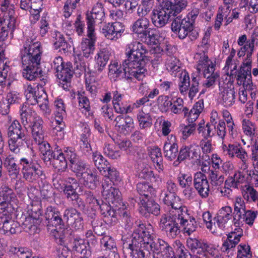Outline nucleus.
<instances>
[{"label":"nucleus","instance_id":"nucleus-9","mask_svg":"<svg viewBox=\"0 0 258 258\" xmlns=\"http://www.w3.org/2000/svg\"><path fill=\"white\" fill-rule=\"evenodd\" d=\"M179 83V89L182 94H186L188 90V97L192 99L199 92V81L197 77H193L190 81L188 74L186 72L181 73Z\"/></svg>","mask_w":258,"mask_h":258},{"label":"nucleus","instance_id":"nucleus-38","mask_svg":"<svg viewBox=\"0 0 258 258\" xmlns=\"http://www.w3.org/2000/svg\"><path fill=\"white\" fill-rule=\"evenodd\" d=\"M38 145L42 160L46 164L48 162L50 164L55 155L57 154V151H52L49 144L47 142Z\"/></svg>","mask_w":258,"mask_h":258},{"label":"nucleus","instance_id":"nucleus-39","mask_svg":"<svg viewBox=\"0 0 258 258\" xmlns=\"http://www.w3.org/2000/svg\"><path fill=\"white\" fill-rule=\"evenodd\" d=\"M27 134L11 138L9 140V148L12 152L19 153L21 148L27 144Z\"/></svg>","mask_w":258,"mask_h":258},{"label":"nucleus","instance_id":"nucleus-48","mask_svg":"<svg viewBox=\"0 0 258 258\" xmlns=\"http://www.w3.org/2000/svg\"><path fill=\"white\" fill-rule=\"evenodd\" d=\"M155 0H142L137 9L138 16H146L153 8Z\"/></svg>","mask_w":258,"mask_h":258},{"label":"nucleus","instance_id":"nucleus-57","mask_svg":"<svg viewBox=\"0 0 258 258\" xmlns=\"http://www.w3.org/2000/svg\"><path fill=\"white\" fill-rule=\"evenodd\" d=\"M138 119L139 122L140 126L145 128L151 126L152 124V119L149 113H146L141 111L138 114Z\"/></svg>","mask_w":258,"mask_h":258},{"label":"nucleus","instance_id":"nucleus-11","mask_svg":"<svg viewBox=\"0 0 258 258\" xmlns=\"http://www.w3.org/2000/svg\"><path fill=\"white\" fill-rule=\"evenodd\" d=\"M166 6L164 4L152 11L151 19L152 24L156 28L164 27L168 23L170 18L173 16L169 10V7Z\"/></svg>","mask_w":258,"mask_h":258},{"label":"nucleus","instance_id":"nucleus-13","mask_svg":"<svg viewBox=\"0 0 258 258\" xmlns=\"http://www.w3.org/2000/svg\"><path fill=\"white\" fill-rule=\"evenodd\" d=\"M74 73L72 63L70 62L66 63V64L56 73V76L59 80L60 85L64 90H69L71 85V82Z\"/></svg>","mask_w":258,"mask_h":258},{"label":"nucleus","instance_id":"nucleus-12","mask_svg":"<svg viewBox=\"0 0 258 258\" xmlns=\"http://www.w3.org/2000/svg\"><path fill=\"white\" fill-rule=\"evenodd\" d=\"M194 185L202 198H207L209 195L210 185L207 176L201 171L195 173Z\"/></svg>","mask_w":258,"mask_h":258},{"label":"nucleus","instance_id":"nucleus-10","mask_svg":"<svg viewBox=\"0 0 258 258\" xmlns=\"http://www.w3.org/2000/svg\"><path fill=\"white\" fill-rule=\"evenodd\" d=\"M64 152L70 162L71 170L76 173L77 177H80L87 168L86 163L79 158L75 149L73 147H64Z\"/></svg>","mask_w":258,"mask_h":258},{"label":"nucleus","instance_id":"nucleus-52","mask_svg":"<svg viewBox=\"0 0 258 258\" xmlns=\"http://www.w3.org/2000/svg\"><path fill=\"white\" fill-rule=\"evenodd\" d=\"M14 14L15 11L13 9H10L5 15L4 24L9 28L12 32H14L16 26V19Z\"/></svg>","mask_w":258,"mask_h":258},{"label":"nucleus","instance_id":"nucleus-40","mask_svg":"<svg viewBox=\"0 0 258 258\" xmlns=\"http://www.w3.org/2000/svg\"><path fill=\"white\" fill-rule=\"evenodd\" d=\"M166 7L169 6V10L173 16H176L178 14L184 10L187 4V0H170L167 1L164 3Z\"/></svg>","mask_w":258,"mask_h":258},{"label":"nucleus","instance_id":"nucleus-50","mask_svg":"<svg viewBox=\"0 0 258 258\" xmlns=\"http://www.w3.org/2000/svg\"><path fill=\"white\" fill-rule=\"evenodd\" d=\"M197 131L199 135L203 138V139H208L214 136V132L212 131L210 123H207L205 125L204 122L198 124Z\"/></svg>","mask_w":258,"mask_h":258},{"label":"nucleus","instance_id":"nucleus-49","mask_svg":"<svg viewBox=\"0 0 258 258\" xmlns=\"http://www.w3.org/2000/svg\"><path fill=\"white\" fill-rule=\"evenodd\" d=\"M245 180V176L242 172L236 171L232 176L229 177L225 184L230 187L237 188L238 185Z\"/></svg>","mask_w":258,"mask_h":258},{"label":"nucleus","instance_id":"nucleus-19","mask_svg":"<svg viewBox=\"0 0 258 258\" xmlns=\"http://www.w3.org/2000/svg\"><path fill=\"white\" fill-rule=\"evenodd\" d=\"M102 195L108 204L117 203L120 200V192L119 190L112 186L108 181L102 183Z\"/></svg>","mask_w":258,"mask_h":258},{"label":"nucleus","instance_id":"nucleus-23","mask_svg":"<svg viewBox=\"0 0 258 258\" xmlns=\"http://www.w3.org/2000/svg\"><path fill=\"white\" fill-rule=\"evenodd\" d=\"M87 38L83 39L81 44V48L83 56L88 58L93 53L95 49L94 44L96 40V33L87 30Z\"/></svg>","mask_w":258,"mask_h":258},{"label":"nucleus","instance_id":"nucleus-16","mask_svg":"<svg viewBox=\"0 0 258 258\" xmlns=\"http://www.w3.org/2000/svg\"><path fill=\"white\" fill-rule=\"evenodd\" d=\"M124 30L122 24L120 22H115L105 25L101 29V32L106 38L116 40L121 36Z\"/></svg>","mask_w":258,"mask_h":258},{"label":"nucleus","instance_id":"nucleus-43","mask_svg":"<svg viewBox=\"0 0 258 258\" xmlns=\"http://www.w3.org/2000/svg\"><path fill=\"white\" fill-rule=\"evenodd\" d=\"M53 45L55 49L60 48L64 52L68 51L71 46L65 40L63 35L59 32H55L53 36Z\"/></svg>","mask_w":258,"mask_h":258},{"label":"nucleus","instance_id":"nucleus-64","mask_svg":"<svg viewBox=\"0 0 258 258\" xmlns=\"http://www.w3.org/2000/svg\"><path fill=\"white\" fill-rule=\"evenodd\" d=\"M198 60L197 69L200 72L204 65L210 62L211 60L209 59L208 55L206 54L205 50H202L197 52L195 57Z\"/></svg>","mask_w":258,"mask_h":258},{"label":"nucleus","instance_id":"nucleus-14","mask_svg":"<svg viewBox=\"0 0 258 258\" xmlns=\"http://www.w3.org/2000/svg\"><path fill=\"white\" fill-rule=\"evenodd\" d=\"M63 217L68 225H72L77 229L83 226V218L82 214L76 208L70 207L64 210Z\"/></svg>","mask_w":258,"mask_h":258},{"label":"nucleus","instance_id":"nucleus-20","mask_svg":"<svg viewBox=\"0 0 258 258\" xmlns=\"http://www.w3.org/2000/svg\"><path fill=\"white\" fill-rule=\"evenodd\" d=\"M241 236V232L237 234L234 231H232L227 235V239L223 242L221 249L222 251L233 255L235 251L236 245L240 241V238Z\"/></svg>","mask_w":258,"mask_h":258},{"label":"nucleus","instance_id":"nucleus-29","mask_svg":"<svg viewBox=\"0 0 258 258\" xmlns=\"http://www.w3.org/2000/svg\"><path fill=\"white\" fill-rule=\"evenodd\" d=\"M72 249L80 253L81 258H88L91 255V250L85 240L79 237L74 238L72 243Z\"/></svg>","mask_w":258,"mask_h":258},{"label":"nucleus","instance_id":"nucleus-2","mask_svg":"<svg viewBox=\"0 0 258 258\" xmlns=\"http://www.w3.org/2000/svg\"><path fill=\"white\" fill-rule=\"evenodd\" d=\"M42 48L41 43L34 40L27 39L20 51V56L23 69V76L32 81L42 76L40 68Z\"/></svg>","mask_w":258,"mask_h":258},{"label":"nucleus","instance_id":"nucleus-35","mask_svg":"<svg viewBox=\"0 0 258 258\" xmlns=\"http://www.w3.org/2000/svg\"><path fill=\"white\" fill-rule=\"evenodd\" d=\"M110 56V50L104 48L101 49L95 57L96 68L99 72H101L106 66Z\"/></svg>","mask_w":258,"mask_h":258},{"label":"nucleus","instance_id":"nucleus-18","mask_svg":"<svg viewBox=\"0 0 258 258\" xmlns=\"http://www.w3.org/2000/svg\"><path fill=\"white\" fill-rule=\"evenodd\" d=\"M180 215V225L184 227L185 232L190 235L196 230L198 224L195 218L188 213L187 208L181 210Z\"/></svg>","mask_w":258,"mask_h":258},{"label":"nucleus","instance_id":"nucleus-59","mask_svg":"<svg viewBox=\"0 0 258 258\" xmlns=\"http://www.w3.org/2000/svg\"><path fill=\"white\" fill-rule=\"evenodd\" d=\"M242 193L244 199L247 201L250 199L251 201L255 202L258 197V193L256 190L250 185H245Z\"/></svg>","mask_w":258,"mask_h":258},{"label":"nucleus","instance_id":"nucleus-63","mask_svg":"<svg viewBox=\"0 0 258 258\" xmlns=\"http://www.w3.org/2000/svg\"><path fill=\"white\" fill-rule=\"evenodd\" d=\"M153 188L148 184L145 182H140L137 185L138 192L142 196V199L149 198V194H151Z\"/></svg>","mask_w":258,"mask_h":258},{"label":"nucleus","instance_id":"nucleus-26","mask_svg":"<svg viewBox=\"0 0 258 258\" xmlns=\"http://www.w3.org/2000/svg\"><path fill=\"white\" fill-rule=\"evenodd\" d=\"M98 205V206H96L95 209H100L101 215L105 218V222L110 224L115 223L117 220L116 213L111 208L110 205L104 203L102 200L100 201Z\"/></svg>","mask_w":258,"mask_h":258},{"label":"nucleus","instance_id":"nucleus-33","mask_svg":"<svg viewBox=\"0 0 258 258\" xmlns=\"http://www.w3.org/2000/svg\"><path fill=\"white\" fill-rule=\"evenodd\" d=\"M115 127L121 132L124 133L128 132L133 127L134 121L133 118L128 115H118L114 119Z\"/></svg>","mask_w":258,"mask_h":258},{"label":"nucleus","instance_id":"nucleus-6","mask_svg":"<svg viewBox=\"0 0 258 258\" xmlns=\"http://www.w3.org/2000/svg\"><path fill=\"white\" fill-rule=\"evenodd\" d=\"M44 217L47 230L51 233L56 232L55 238L61 236L60 234L63 231L65 225L58 210L51 206L47 207L45 211Z\"/></svg>","mask_w":258,"mask_h":258},{"label":"nucleus","instance_id":"nucleus-46","mask_svg":"<svg viewBox=\"0 0 258 258\" xmlns=\"http://www.w3.org/2000/svg\"><path fill=\"white\" fill-rule=\"evenodd\" d=\"M163 150L165 156L170 160L174 159L178 152L177 145L170 142L165 143Z\"/></svg>","mask_w":258,"mask_h":258},{"label":"nucleus","instance_id":"nucleus-55","mask_svg":"<svg viewBox=\"0 0 258 258\" xmlns=\"http://www.w3.org/2000/svg\"><path fill=\"white\" fill-rule=\"evenodd\" d=\"M189 18V15H188L186 17H184L183 18L181 16H179L175 18L171 25L172 31L174 33H177L178 35L180 31V29L183 28L184 24L183 22L188 21Z\"/></svg>","mask_w":258,"mask_h":258},{"label":"nucleus","instance_id":"nucleus-28","mask_svg":"<svg viewBox=\"0 0 258 258\" xmlns=\"http://www.w3.org/2000/svg\"><path fill=\"white\" fill-rule=\"evenodd\" d=\"M232 209L229 206L222 208L218 212L217 216L214 218V224L221 229H223L226 224L231 219Z\"/></svg>","mask_w":258,"mask_h":258},{"label":"nucleus","instance_id":"nucleus-15","mask_svg":"<svg viewBox=\"0 0 258 258\" xmlns=\"http://www.w3.org/2000/svg\"><path fill=\"white\" fill-rule=\"evenodd\" d=\"M140 203V212L143 216L148 217L150 214L157 216L160 214V206L153 199H142Z\"/></svg>","mask_w":258,"mask_h":258},{"label":"nucleus","instance_id":"nucleus-32","mask_svg":"<svg viewBox=\"0 0 258 258\" xmlns=\"http://www.w3.org/2000/svg\"><path fill=\"white\" fill-rule=\"evenodd\" d=\"M17 162V159L12 155H8L4 161V165L9 175L14 178L17 177L20 172V167Z\"/></svg>","mask_w":258,"mask_h":258},{"label":"nucleus","instance_id":"nucleus-17","mask_svg":"<svg viewBox=\"0 0 258 258\" xmlns=\"http://www.w3.org/2000/svg\"><path fill=\"white\" fill-rule=\"evenodd\" d=\"M104 16L103 7L100 3H97L90 13L86 14L87 30L91 33L95 32L94 24L98 21H101Z\"/></svg>","mask_w":258,"mask_h":258},{"label":"nucleus","instance_id":"nucleus-60","mask_svg":"<svg viewBox=\"0 0 258 258\" xmlns=\"http://www.w3.org/2000/svg\"><path fill=\"white\" fill-rule=\"evenodd\" d=\"M105 155L112 159H117L120 157V152L115 150V147L111 144L105 143L103 148Z\"/></svg>","mask_w":258,"mask_h":258},{"label":"nucleus","instance_id":"nucleus-25","mask_svg":"<svg viewBox=\"0 0 258 258\" xmlns=\"http://www.w3.org/2000/svg\"><path fill=\"white\" fill-rule=\"evenodd\" d=\"M78 188H63V194L67 201L75 207L80 209L85 208V204L83 200L80 198V195L77 192Z\"/></svg>","mask_w":258,"mask_h":258},{"label":"nucleus","instance_id":"nucleus-62","mask_svg":"<svg viewBox=\"0 0 258 258\" xmlns=\"http://www.w3.org/2000/svg\"><path fill=\"white\" fill-rule=\"evenodd\" d=\"M13 190L7 186H2L0 189V201L1 203H9L14 198Z\"/></svg>","mask_w":258,"mask_h":258},{"label":"nucleus","instance_id":"nucleus-5","mask_svg":"<svg viewBox=\"0 0 258 258\" xmlns=\"http://www.w3.org/2000/svg\"><path fill=\"white\" fill-rule=\"evenodd\" d=\"M21 167L23 177L31 183L36 182L39 178L42 179L45 177L44 171L38 164L30 158L23 157L19 160Z\"/></svg>","mask_w":258,"mask_h":258},{"label":"nucleus","instance_id":"nucleus-58","mask_svg":"<svg viewBox=\"0 0 258 258\" xmlns=\"http://www.w3.org/2000/svg\"><path fill=\"white\" fill-rule=\"evenodd\" d=\"M79 107L80 109H83L86 112H89L91 109L90 102L84 92H78L77 94Z\"/></svg>","mask_w":258,"mask_h":258},{"label":"nucleus","instance_id":"nucleus-21","mask_svg":"<svg viewBox=\"0 0 258 258\" xmlns=\"http://www.w3.org/2000/svg\"><path fill=\"white\" fill-rule=\"evenodd\" d=\"M43 124L42 119L40 117H36L31 125L32 136L38 145L46 142V141H44L45 132Z\"/></svg>","mask_w":258,"mask_h":258},{"label":"nucleus","instance_id":"nucleus-36","mask_svg":"<svg viewBox=\"0 0 258 258\" xmlns=\"http://www.w3.org/2000/svg\"><path fill=\"white\" fill-rule=\"evenodd\" d=\"M35 112L27 104H23L20 110V116L22 124L26 126L29 123L34 121L36 116Z\"/></svg>","mask_w":258,"mask_h":258},{"label":"nucleus","instance_id":"nucleus-44","mask_svg":"<svg viewBox=\"0 0 258 258\" xmlns=\"http://www.w3.org/2000/svg\"><path fill=\"white\" fill-rule=\"evenodd\" d=\"M92 160L95 166L100 172H104L105 175H106L105 169L108 166V163L101 153L98 152H93Z\"/></svg>","mask_w":258,"mask_h":258},{"label":"nucleus","instance_id":"nucleus-22","mask_svg":"<svg viewBox=\"0 0 258 258\" xmlns=\"http://www.w3.org/2000/svg\"><path fill=\"white\" fill-rule=\"evenodd\" d=\"M219 86V97L223 105L226 107L232 106L235 101V92L233 87Z\"/></svg>","mask_w":258,"mask_h":258},{"label":"nucleus","instance_id":"nucleus-53","mask_svg":"<svg viewBox=\"0 0 258 258\" xmlns=\"http://www.w3.org/2000/svg\"><path fill=\"white\" fill-rule=\"evenodd\" d=\"M105 170L106 175H105L104 172H103L102 174L104 175L105 177H107L110 181L112 182L114 184H117V183L121 180L119 172L116 170V168L108 166Z\"/></svg>","mask_w":258,"mask_h":258},{"label":"nucleus","instance_id":"nucleus-1","mask_svg":"<svg viewBox=\"0 0 258 258\" xmlns=\"http://www.w3.org/2000/svg\"><path fill=\"white\" fill-rule=\"evenodd\" d=\"M136 224L139 228L132 233L131 241L123 243L124 258H134V251H136L138 258H150L151 251L159 254L166 248L167 243L160 239H156L141 221L139 223L137 221Z\"/></svg>","mask_w":258,"mask_h":258},{"label":"nucleus","instance_id":"nucleus-56","mask_svg":"<svg viewBox=\"0 0 258 258\" xmlns=\"http://www.w3.org/2000/svg\"><path fill=\"white\" fill-rule=\"evenodd\" d=\"M55 238L58 240L57 242L60 244L56 248V255L57 258H67L69 253V251L67 247L62 245L64 244L65 242L64 237L59 236L57 238Z\"/></svg>","mask_w":258,"mask_h":258},{"label":"nucleus","instance_id":"nucleus-54","mask_svg":"<svg viewBox=\"0 0 258 258\" xmlns=\"http://www.w3.org/2000/svg\"><path fill=\"white\" fill-rule=\"evenodd\" d=\"M208 178L211 184L214 186L221 185L224 180V177L223 175H220L218 173V171L214 170H211L209 171Z\"/></svg>","mask_w":258,"mask_h":258},{"label":"nucleus","instance_id":"nucleus-27","mask_svg":"<svg viewBox=\"0 0 258 258\" xmlns=\"http://www.w3.org/2000/svg\"><path fill=\"white\" fill-rule=\"evenodd\" d=\"M84 185L91 189L96 188L99 183V177L95 172L87 169L86 171L80 176Z\"/></svg>","mask_w":258,"mask_h":258},{"label":"nucleus","instance_id":"nucleus-34","mask_svg":"<svg viewBox=\"0 0 258 258\" xmlns=\"http://www.w3.org/2000/svg\"><path fill=\"white\" fill-rule=\"evenodd\" d=\"M200 157V150L192 146H184L180 149L178 156V161H184L185 159H198Z\"/></svg>","mask_w":258,"mask_h":258},{"label":"nucleus","instance_id":"nucleus-3","mask_svg":"<svg viewBox=\"0 0 258 258\" xmlns=\"http://www.w3.org/2000/svg\"><path fill=\"white\" fill-rule=\"evenodd\" d=\"M147 53L146 46L138 41H134L126 46L127 59L124 60L125 64L133 71L132 73L136 72L139 75V79H143L147 73L146 54Z\"/></svg>","mask_w":258,"mask_h":258},{"label":"nucleus","instance_id":"nucleus-8","mask_svg":"<svg viewBox=\"0 0 258 258\" xmlns=\"http://www.w3.org/2000/svg\"><path fill=\"white\" fill-rule=\"evenodd\" d=\"M108 76L110 79L113 81L121 79L132 81L133 78H136L138 80L143 79H139V75L136 72L132 73V71L128 65L125 64L124 61L122 66L117 62H111L108 66Z\"/></svg>","mask_w":258,"mask_h":258},{"label":"nucleus","instance_id":"nucleus-41","mask_svg":"<svg viewBox=\"0 0 258 258\" xmlns=\"http://www.w3.org/2000/svg\"><path fill=\"white\" fill-rule=\"evenodd\" d=\"M24 127H22L17 120H14L8 130V135L10 139L27 134V128L26 126Z\"/></svg>","mask_w":258,"mask_h":258},{"label":"nucleus","instance_id":"nucleus-61","mask_svg":"<svg viewBox=\"0 0 258 258\" xmlns=\"http://www.w3.org/2000/svg\"><path fill=\"white\" fill-rule=\"evenodd\" d=\"M179 60L175 56H169L166 59L167 69L172 73L179 71L180 68Z\"/></svg>","mask_w":258,"mask_h":258},{"label":"nucleus","instance_id":"nucleus-37","mask_svg":"<svg viewBox=\"0 0 258 258\" xmlns=\"http://www.w3.org/2000/svg\"><path fill=\"white\" fill-rule=\"evenodd\" d=\"M67 160H68L66 155L64 148L63 152H59L57 150V154L55 155L50 164L58 171H63L68 166Z\"/></svg>","mask_w":258,"mask_h":258},{"label":"nucleus","instance_id":"nucleus-7","mask_svg":"<svg viewBox=\"0 0 258 258\" xmlns=\"http://www.w3.org/2000/svg\"><path fill=\"white\" fill-rule=\"evenodd\" d=\"M28 211L30 216L26 218L23 223V228L31 235L38 233L40 231L38 225L40 222L39 218L42 214L41 206L38 203H32L29 206Z\"/></svg>","mask_w":258,"mask_h":258},{"label":"nucleus","instance_id":"nucleus-47","mask_svg":"<svg viewBox=\"0 0 258 258\" xmlns=\"http://www.w3.org/2000/svg\"><path fill=\"white\" fill-rule=\"evenodd\" d=\"M205 242L195 238H188L186 240V245L194 253H203V247Z\"/></svg>","mask_w":258,"mask_h":258},{"label":"nucleus","instance_id":"nucleus-42","mask_svg":"<svg viewBox=\"0 0 258 258\" xmlns=\"http://www.w3.org/2000/svg\"><path fill=\"white\" fill-rule=\"evenodd\" d=\"M255 41V37L251 36L245 44L241 45V47L237 53L238 56L240 57L246 54L248 57L251 56L254 49Z\"/></svg>","mask_w":258,"mask_h":258},{"label":"nucleus","instance_id":"nucleus-30","mask_svg":"<svg viewBox=\"0 0 258 258\" xmlns=\"http://www.w3.org/2000/svg\"><path fill=\"white\" fill-rule=\"evenodd\" d=\"M148 151L149 156L154 164L155 168L159 172H162L164 170V166L161 149L158 147L153 146L150 147Z\"/></svg>","mask_w":258,"mask_h":258},{"label":"nucleus","instance_id":"nucleus-51","mask_svg":"<svg viewBox=\"0 0 258 258\" xmlns=\"http://www.w3.org/2000/svg\"><path fill=\"white\" fill-rule=\"evenodd\" d=\"M75 61L74 63V73L77 74H86V73H89V69L88 68V64L84 60H82L78 56V59L75 58Z\"/></svg>","mask_w":258,"mask_h":258},{"label":"nucleus","instance_id":"nucleus-45","mask_svg":"<svg viewBox=\"0 0 258 258\" xmlns=\"http://www.w3.org/2000/svg\"><path fill=\"white\" fill-rule=\"evenodd\" d=\"M183 100L180 98H177L173 100L171 105L169 112L175 114H180L182 112L184 113V116L187 115L188 109L183 105Z\"/></svg>","mask_w":258,"mask_h":258},{"label":"nucleus","instance_id":"nucleus-31","mask_svg":"<svg viewBox=\"0 0 258 258\" xmlns=\"http://www.w3.org/2000/svg\"><path fill=\"white\" fill-rule=\"evenodd\" d=\"M1 224H3L2 228L5 233L15 234L20 229L19 223L6 215L0 217V225Z\"/></svg>","mask_w":258,"mask_h":258},{"label":"nucleus","instance_id":"nucleus-24","mask_svg":"<svg viewBox=\"0 0 258 258\" xmlns=\"http://www.w3.org/2000/svg\"><path fill=\"white\" fill-rule=\"evenodd\" d=\"M140 18L135 21L131 26L132 31L138 36H146L147 32L151 29L150 22L145 16H139Z\"/></svg>","mask_w":258,"mask_h":258},{"label":"nucleus","instance_id":"nucleus-4","mask_svg":"<svg viewBox=\"0 0 258 258\" xmlns=\"http://www.w3.org/2000/svg\"><path fill=\"white\" fill-rule=\"evenodd\" d=\"M159 227L166 235L171 238H175L180 233V215H176L174 211L161 215Z\"/></svg>","mask_w":258,"mask_h":258}]
</instances>
